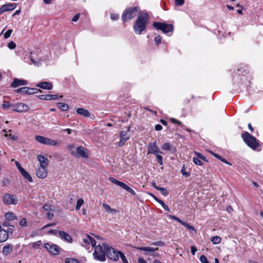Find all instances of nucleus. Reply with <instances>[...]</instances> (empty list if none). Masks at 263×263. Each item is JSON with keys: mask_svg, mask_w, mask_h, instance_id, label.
Returning <instances> with one entry per match:
<instances>
[{"mask_svg": "<svg viewBox=\"0 0 263 263\" xmlns=\"http://www.w3.org/2000/svg\"><path fill=\"white\" fill-rule=\"evenodd\" d=\"M182 174L186 177H188L190 176V173L186 172L184 166H183L181 170Z\"/></svg>", "mask_w": 263, "mask_h": 263, "instance_id": "a19ab883", "label": "nucleus"}, {"mask_svg": "<svg viewBox=\"0 0 263 263\" xmlns=\"http://www.w3.org/2000/svg\"><path fill=\"white\" fill-rule=\"evenodd\" d=\"M147 152L148 154H153L155 155L162 153V152L160 151L156 142H152L148 144L147 146Z\"/></svg>", "mask_w": 263, "mask_h": 263, "instance_id": "2eb2a0df", "label": "nucleus"}, {"mask_svg": "<svg viewBox=\"0 0 263 263\" xmlns=\"http://www.w3.org/2000/svg\"><path fill=\"white\" fill-rule=\"evenodd\" d=\"M44 247L52 255H58L60 252L61 249L57 245L52 243H45L44 244Z\"/></svg>", "mask_w": 263, "mask_h": 263, "instance_id": "9d476101", "label": "nucleus"}, {"mask_svg": "<svg viewBox=\"0 0 263 263\" xmlns=\"http://www.w3.org/2000/svg\"><path fill=\"white\" fill-rule=\"evenodd\" d=\"M158 190L160 191L163 195L166 196L168 195V192L167 190L164 187H160L158 188Z\"/></svg>", "mask_w": 263, "mask_h": 263, "instance_id": "ea45409f", "label": "nucleus"}, {"mask_svg": "<svg viewBox=\"0 0 263 263\" xmlns=\"http://www.w3.org/2000/svg\"><path fill=\"white\" fill-rule=\"evenodd\" d=\"M195 154L197 156V157L199 158V159H201L202 160H205V157L199 153L195 152Z\"/></svg>", "mask_w": 263, "mask_h": 263, "instance_id": "13d9d810", "label": "nucleus"}, {"mask_svg": "<svg viewBox=\"0 0 263 263\" xmlns=\"http://www.w3.org/2000/svg\"><path fill=\"white\" fill-rule=\"evenodd\" d=\"M12 31H13V30L12 29H9L8 31H7L5 32V33L4 34V37L5 39L9 38L12 32Z\"/></svg>", "mask_w": 263, "mask_h": 263, "instance_id": "8fccbe9b", "label": "nucleus"}, {"mask_svg": "<svg viewBox=\"0 0 263 263\" xmlns=\"http://www.w3.org/2000/svg\"><path fill=\"white\" fill-rule=\"evenodd\" d=\"M15 165H16L17 168H18V170H19L20 172L22 170V169H24L21 166V164H20V163L18 161H15Z\"/></svg>", "mask_w": 263, "mask_h": 263, "instance_id": "052dcab7", "label": "nucleus"}, {"mask_svg": "<svg viewBox=\"0 0 263 263\" xmlns=\"http://www.w3.org/2000/svg\"><path fill=\"white\" fill-rule=\"evenodd\" d=\"M241 137L245 143L253 149H255L258 146V143L257 139L248 132H245L242 134Z\"/></svg>", "mask_w": 263, "mask_h": 263, "instance_id": "20e7f679", "label": "nucleus"}, {"mask_svg": "<svg viewBox=\"0 0 263 263\" xmlns=\"http://www.w3.org/2000/svg\"><path fill=\"white\" fill-rule=\"evenodd\" d=\"M5 219L8 221H11L14 219H17V217L14 213L10 212H7L5 215Z\"/></svg>", "mask_w": 263, "mask_h": 263, "instance_id": "cd10ccee", "label": "nucleus"}, {"mask_svg": "<svg viewBox=\"0 0 263 263\" xmlns=\"http://www.w3.org/2000/svg\"><path fill=\"white\" fill-rule=\"evenodd\" d=\"M162 38L160 35H157L155 37L154 41L156 45H158L160 43L161 41Z\"/></svg>", "mask_w": 263, "mask_h": 263, "instance_id": "3c124183", "label": "nucleus"}, {"mask_svg": "<svg viewBox=\"0 0 263 263\" xmlns=\"http://www.w3.org/2000/svg\"><path fill=\"white\" fill-rule=\"evenodd\" d=\"M191 253L193 255L195 254L196 252L197 251L196 248L194 246H191Z\"/></svg>", "mask_w": 263, "mask_h": 263, "instance_id": "bf43d9fd", "label": "nucleus"}, {"mask_svg": "<svg viewBox=\"0 0 263 263\" xmlns=\"http://www.w3.org/2000/svg\"><path fill=\"white\" fill-rule=\"evenodd\" d=\"M162 149L164 151H169L172 152H174L175 151V148L173 146V145L170 143L166 142L164 143L162 147Z\"/></svg>", "mask_w": 263, "mask_h": 263, "instance_id": "393cba45", "label": "nucleus"}, {"mask_svg": "<svg viewBox=\"0 0 263 263\" xmlns=\"http://www.w3.org/2000/svg\"><path fill=\"white\" fill-rule=\"evenodd\" d=\"M35 140L39 143L51 146H56L60 145V142L53 139L48 138L44 137L42 136H36L35 137Z\"/></svg>", "mask_w": 263, "mask_h": 263, "instance_id": "0eeeda50", "label": "nucleus"}, {"mask_svg": "<svg viewBox=\"0 0 263 263\" xmlns=\"http://www.w3.org/2000/svg\"><path fill=\"white\" fill-rule=\"evenodd\" d=\"M16 7L17 4L16 3L4 4L0 8V14L7 11L13 10L15 9Z\"/></svg>", "mask_w": 263, "mask_h": 263, "instance_id": "f3484780", "label": "nucleus"}, {"mask_svg": "<svg viewBox=\"0 0 263 263\" xmlns=\"http://www.w3.org/2000/svg\"><path fill=\"white\" fill-rule=\"evenodd\" d=\"M80 17V14H77L76 15L73 16V17L72 19V21L76 22H77Z\"/></svg>", "mask_w": 263, "mask_h": 263, "instance_id": "e2e57ef3", "label": "nucleus"}, {"mask_svg": "<svg viewBox=\"0 0 263 263\" xmlns=\"http://www.w3.org/2000/svg\"><path fill=\"white\" fill-rule=\"evenodd\" d=\"M137 8H130L124 11L122 15V19L124 22L132 20L137 15Z\"/></svg>", "mask_w": 263, "mask_h": 263, "instance_id": "423d86ee", "label": "nucleus"}, {"mask_svg": "<svg viewBox=\"0 0 263 263\" xmlns=\"http://www.w3.org/2000/svg\"><path fill=\"white\" fill-rule=\"evenodd\" d=\"M57 106L60 109L63 111H66L69 108L68 105L64 103H58Z\"/></svg>", "mask_w": 263, "mask_h": 263, "instance_id": "2f4dec72", "label": "nucleus"}, {"mask_svg": "<svg viewBox=\"0 0 263 263\" xmlns=\"http://www.w3.org/2000/svg\"><path fill=\"white\" fill-rule=\"evenodd\" d=\"M171 121L172 122H173L174 123H177V124H178L180 126H183L181 122L176 120L174 118H171Z\"/></svg>", "mask_w": 263, "mask_h": 263, "instance_id": "6e6d98bb", "label": "nucleus"}, {"mask_svg": "<svg viewBox=\"0 0 263 263\" xmlns=\"http://www.w3.org/2000/svg\"><path fill=\"white\" fill-rule=\"evenodd\" d=\"M36 88H31L28 87H24L21 88L16 89L15 91L18 93L23 95H33L37 92Z\"/></svg>", "mask_w": 263, "mask_h": 263, "instance_id": "ddd939ff", "label": "nucleus"}, {"mask_svg": "<svg viewBox=\"0 0 263 263\" xmlns=\"http://www.w3.org/2000/svg\"><path fill=\"white\" fill-rule=\"evenodd\" d=\"M62 98V96H59L55 95H50V99L51 100H57Z\"/></svg>", "mask_w": 263, "mask_h": 263, "instance_id": "4d7b16f0", "label": "nucleus"}, {"mask_svg": "<svg viewBox=\"0 0 263 263\" xmlns=\"http://www.w3.org/2000/svg\"><path fill=\"white\" fill-rule=\"evenodd\" d=\"M211 240L214 244H218L221 242V239L219 236H215L212 237Z\"/></svg>", "mask_w": 263, "mask_h": 263, "instance_id": "473e14b6", "label": "nucleus"}, {"mask_svg": "<svg viewBox=\"0 0 263 263\" xmlns=\"http://www.w3.org/2000/svg\"><path fill=\"white\" fill-rule=\"evenodd\" d=\"M138 263H147V262L144 259L140 257L138 259Z\"/></svg>", "mask_w": 263, "mask_h": 263, "instance_id": "338daca9", "label": "nucleus"}, {"mask_svg": "<svg viewBox=\"0 0 263 263\" xmlns=\"http://www.w3.org/2000/svg\"><path fill=\"white\" fill-rule=\"evenodd\" d=\"M8 238V232L2 229V227L0 226V242H3L5 241Z\"/></svg>", "mask_w": 263, "mask_h": 263, "instance_id": "5701e85b", "label": "nucleus"}, {"mask_svg": "<svg viewBox=\"0 0 263 263\" xmlns=\"http://www.w3.org/2000/svg\"><path fill=\"white\" fill-rule=\"evenodd\" d=\"M214 156L215 157L218 158L219 159H220L221 161H222L224 163L229 164V165H231V164L230 163H229L227 160H226L224 158H222L220 155L215 154H214Z\"/></svg>", "mask_w": 263, "mask_h": 263, "instance_id": "e433bc0d", "label": "nucleus"}, {"mask_svg": "<svg viewBox=\"0 0 263 263\" xmlns=\"http://www.w3.org/2000/svg\"><path fill=\"white\" fill-rule=\"evenodd\" d=\"M106 256L111 260H117L120 256L123 263H128L123 253L115 250L112 247H109V246L107 250H106Z\"/></svg>", "mask_w": 263, "mask_h": 263, "instance_id": "7ed1b4c3", "label": "nucleus"}, {"mask_svg": "<svg viewBox=\"0 0 263 263\" xmlns=\"http://www.w3.org/2000/svg\"><path fill=\"white\" fill-rule=\"evenodd\" d=\"M29 109V107L28 105L23 103H18L13 105L12 110L18 112H22L27 111Z\"/></svg>", "mask_w": 263, "mask_h": 263, "instance_id": "4468645a", "label": "nucleus"}, {"mask_svg": "<svg viewBox=\"0 0 263 263\" xmlns=\"http://www.w3.org/2000/svg\"><path fill=\"white\" fill-rule=\"evenodd\" d=\"M152 245L161 247V246H163L164 245V243L163 241H156V242H153L152 243Z\"/></svg>", "mask_w": 263, "mask_h": 263, "instance_id": "5fc2aeb1", "label": "nucleus"}, {"mask_svg": "<svg viewBox=\"0 0 263 263\" xmlns=\"http://www.w3.org/2000/svg\"><path fill=\"white\" fill-rule=\"evenodd\" d=\"M67 148L71 151V153H72V152H74L73 151L74 148V145L73 144L69 145L67 146Z\"/></svg>", "mask_w": 263, "mask_h": 263, "instance_id": "0e129e2a", "label": "nucleus"}, {"mask_svg": "<svg viewBox=\"0 0 263 263\" xmlns=\"http://www.w3.org/2000/svg\"><path fill=\"white\" fill-rule=\"evenodd\" d=\"M153 26L158 30H161L163 33H167L173 30V26L171 24L155 22Z\"/></svg>", "mask_w": 263, "mask_h": 263, "instance_id": "6e6552de", "label": "nucleus"}, {"mask_svg": "<svg viewBox=\"0 0 263 263\" xmlns=\"http://www.w3.org/2000/svg\"><path fill=\"white\" fill-rule=\"evenodd\" d=\"M72 155L77 157H81L84 158L88 157L87 149L82 146H78L76 152H72Z\"/></svg>", "mask_w": 263, "mask_h": 263, "instance_id": "f8f14e48", "label": "nucleus"}, {"mask_svg": "<svg viewBox=\"0 0 263 263\" xmlns=\"http://www.w3.org/2000/svg\"><path fill=\"white\" fill-rule=\"evenodd\" d=\"M20 172L21 173V175L28 181H29L30 182L33 181L32 177L25 169H22V170Z\"/></svg>", "mask_w": 263, "mask_h": 263, "instance_id": "bb28decb", "label": "nucleus"}, {"mask_svg": "<svg viewBox=\"0 0 263 263\" xmlns=\"http://www.w3.org/2000/svg\"><path fill=\"white\" fill-rule=\"evenodd\" d=\"M170 217L171 218L174 219V220H176L177 221H178V222L180 223L182 225L183 224V223L184 222V221H183L181 219H180L179 218H178V217H177L176 216L170 215Z\"/></svg>", "mask_w": 263, "mask_h": 263, "instance_id": "79ce46f5", "label": "nucleus"}, {"mask_svg": "<svg viewBox=\"0 0 263 263\" xmlns=\"http://www.w3.org/2000/svg\"><path fill=\"white\" fill-rule=\"evenodd\" d=\"M47 168L39 167L36 171V175L39 178H45L47 176Z\"/></svg>", "mask_w": 263, "mask_h": 263, "instance_id": "a211bd4d", "label": "nucleus"}, {"mask_svg": "<svg viewBox=\"0 0 263 263\" xmlns=\"http://www.w3.org/2000/svg\"><path fill=\"white\" fill-rule=\"evenodd\" d=\"M36 86L43 89L47 90H51L53 88V85L52 83L48 82H40L37 84Z\"/></svg>", "mask_w": 263, "mask_h": 263, "instance_id": "4be33fe9", "label": "nucleus"}, {"mask_svg": "<svg viewBox=\"0 0 263 263\" xmlns=\"http://www.w3.org/2000/svg\"><path fill=\"white\" fill-rule=\"evenodd\" d=\"M148 16L146 13L140 14L134 26V31L136 34H140L145 29L148 23Z\"/></svg>", "mask_w": 263, "mask_h": 263, "instance_id": "f257e3e1", "label": "nucleus"}, {"mask_svg": "<svg viewBox=\"0 0 263 263\" xmlns=\"http://www.w3.org/2000/svg\"><path fill=\"white\" fill-rule=\"evenodd\" d=\"M183 226H184V227H185L188 230H192V231H195V229L194 228V227H193L192 226H191L189 224L184 222L183 224Z\"/></svg>", "mask_w": 263, "mask_h": 263, "instance_id": "c03bdc74", "label": "nucleus"}, {"mask_svg": "<svg viewBox=\"0 0 263 263\" xmlns=\"http://www.w3.org/2000/svg\"><path fill=\"white\" fill-rule=\"evenodd\" d=\"M108 179L112 183L115 184L118 186H119L121 188L124 189L126 191L131 193L132 195H136L135 192L132 188H130L128 185L125 184L124 183L121 182L120 181H118L113 177H109Z\"/></svg>", "mask_w": 263, "mask_h": 263, "instance_id": "9b49d317", "label": "nucleus"}, {"mask_svg": "<svg viewBox=\"0 0 263 263\" xmlns=\"http://www.w3.org/2000/svg\"><path fill=\"white\" fill-rule=\"evenodd\" d=\"M96 245L95 240L89 235L84 236L81 242L82 246L85 247L86 249L93 248Z\"/></svg>", "mask_w": 263, "mask_h": 263, "instance_id": "1a4fd4ad", "label": "nucleus"}, {"mask_svg": "<svg viewBox=\"0 0 263 263\" xmlns=\"http://www.w3.org/2000/svg\"><path fill=\"white\" fill-rule=\"evenodd\" d=\"M8 47L10 49H13L16 47V44L14 42L11 41L8 44Z\"/></svg>", "mask_w": 263, "mask_h": 263, "instance_id": "49530a36", "label": "nucleus"}, {"mask_svg": "<svg viewBox=\"0 0 263 263\" xmlns=\"http://www.w3.org/2000/svg\"><path fill=\"white\" fill-rule=\"evenodd\" d=\"M2 200L4 204H17L18 202V198L15 195H11L9 193H6L2 198Z\"/></svg>", "mask_w": 263, "mask_h": 263, "instance_id": "39448f33", "label": "nucleus"}, {"mask_svg": "<svg viewBox=\"0 0 263 263\" xmlns=\"http://www.w3.org/2000/svg\"><path fill=\"white\" fill-rule=\"evenodd\" d=\"M59 235L61 239L64 240L65 241H67V242H69V243L72 242V239L71 236L67 233H66L64 231H60L59 232Z\"/></svg>", "mask_w": 263, "mask_h": 263, "instance_id": "412c9836", "label": "nucleus"}, {"mask_svg": "<svg viewBox=\"0 0 263 263\" xmlns=\"http://www.w3.org/2000/svg\"><path fill=\"white\" fill-rule=\"evenodd\" d=\"M42 244V242L41 240H39L36 242H34L32 243V247L34 249H37L40 248Z\"/></svg>", "mask_w": 263, "mask_h": 263, "instance_id": "f704fd0d", "label": "nucleus"}, {"mask_svg": "<svg viewBox=\"0 0 263 263\" xmlns=\"http://www.w3.org/2000/svg\"><path fill=\"white\" fill-rule=\"evenodd\" d=\"M9 137L10 138V139H11V140H17V137L12 135L11 134L9 135Z\"/></svg>", "mask_w": 263, "mask_h": 263, "instance_id": "774afa93", "label": "nucleus"}, {"mask_svg": "<svg viewBox=\"0 0 263 263\" xmlns=\"http://www.w3.org/2000/svg\"><path fill=\"white\" fill-rule=\"evenodd\" d=\"M184 3V0H175V5L176 6H182Z\"/></svg>", "mask_w": 263, "mask_h": 263, "instance_id": "864d4df0", "label": "nucleus"}, {"mask_svg": "<svg viewBox=\"0 0 263 263\" xmlns=\"http://www.w3.org/2000/svg\"><path fill=\"white\" fill-rule=\"evenodd\" d=\"M103 207L104 208L105 211L110 213H114L117 212L116 210L111 208L110 206L107 204H103Z\"/></svg>", "mask_w": 263, "mask_h": 263, "instance_id": "7c9ffc66", "label": "nucleus"}, {"mask_svg": "<svg viewBox=\"0 0 263 263\" xmlns=\"http://www.w3.org/2000/svg\"><path fill=\"white\" fill-rule=\"evenodd\" d=\"M59 232L57 230H50L48 233L50 234H54L56 235L57 233H59Z\"/></svg>", "mask_w": 263, "mask_h": 263, "instance_id": "680f3d73", "label": "nucleus"}, {"mask_svg": "<svg viewBox=\"0 0 263 263\" xmlns=\"http://www.w3.org/2000/svg\"><path fill=\"white\" fill-rule=\"evenodd\" d=\"M200 260L202 263H210L207 259L205 256L202 255L200 257Z\"/></svg>", "mask_w": 263, "mask_h": 263, "instance_id": "a18cd8bd", "label": "nucleus"}, {"mask_svg": "<svg viewBox=\"0 0 263 263\" xmlns=\"http://www.w3.org/2000/svg\"><path fill=\"white\" fill-rule=\"evenodd\" d=\"M155 130H157V131H159V130H160L162 129V126L160 125V124H157L156 126H155Z\"/></svg>", "mask_w": 263, "mask_h": 263, "instance_id": "69168bd1", "label": "nucleus"}, {"mask_svg": "<svg viewBox=\"0 0 263 263\" xmlns=\"http://www.w3.org/2000/svg\"><path fill=\"white\" fill-rule=\"evenodd\" d=\"M84 201L82 198L79 199L77 202V204L76 206V210H79L81 206L83 204Z\"/></svg>", "mask_w": 263, "mask_h": 263, "instance_id": "72a5a7b5", "label": "nucleus"}, {"mask_svg": "<svg viewBox=\"0 0 263 263\" xmlns=\"http://www.w3.org/2000/svg\"><path fill=\"white\" fill-rule=\"evenodd\" d=\"M159 203L162 205V206L165 210H166V211H170V209L168 208V207L165 204L164 202L162 200H159Z\"/></svg>", "mask_w": 263, "mask_h": 263, "instance_id": "de8ad7c7", "label": "nucleus"}, {"mask_svg": "<svg viewBox=\"0 0 263 263\" xmlns=\"http://www.w3.org/2000/svg\"><path fill=\"white\" fill-rule=\"evenodd\" d=\"M12 250H13L12 245H8L5 246L3 248L2 253L4 255L6 256V255L9 254L10 253H11L12 251Z\"/></svg>", "mask_w": 263, "mask_h": 263, "instance_id": "b1692460", "label": "nucleus"}, {"mask_svg": "<svg viewBox=\"0 0 263 263\" xmlns=\"http://www.w3.org/2000/svg\"><path fill=\"white\" fill-rule=\"evenodd\" d=\"M156 157H157V161L159 163V164L160 165H162L163 164V160H162V156L159 155H158V154H156Z\"/></svg>", "mask_w": 263, "mask_h": 263, "instance_id": "09e8293b", "label": "nucleus"}, {"mask_svg": "<svg viewBox=\"0 0 263 263\" xmlns=\"http://www.w3.org/2000/svg\"><path fill=\"white\" fill-rule=\"evenodd\" d=\"M108 245L103 243L102 245H98L95 247L93 255L95 259L104 261L106 259V252L108 249Z\"/></svg>", "mask_w": 263, "mask_h": 263, "instance_id": "f03ea898", "label": "nucleus"}, {"mask_svg": "<svg viewBox=\"0 0 263 263\" xmlns=\"http://www.w3.org/2000/svg\"><path fill=\"white\" fill-rule=\"evenodd\" d=\"M138 250L141 251H143L145 252H154L156 251H157L158 250V248H153L149 247H139L138 248Z\"/></svg>", "mask_w": 263, "mask_h": 263, "instance_id": "c85d7f7f", "label": "nucleus"}, {"mask_svg": "<svg viewBox=\"0 0 263 263\" xmlns=\"http://www.w3.org/2000/svg\"><path fill=\"white\" fill-rule=\"evenodd\" d=\"M39 97L41 100H51L50 95H41Z\"/></svg>", "mask_w": 263, "mask_h": 263, "instance_id": "c9c22d12", "label": "nucleus"}, {"mask_svg": "<svg viewBox=\"0 0 263 263\" xmlns=\"http://www.w3.org/2000/svg\"><path fill=\"white\" fill-rule=\"evenodd\" d=\"M28 82L26 80L15 78L11 84V86L16 88L20 86L26 85Z\"/></svg>", "mask_w": 263, "mask_h": 263, "instance_id": "aec40b11", "label": "nucleus"}, {"mask_svg": "<svg viewBox=\"0 0 263 263\" xmlns=\"http://www.w3.org/2000/svg\"><path fill=\"white\" fill-rule=\"evenodd\" d=\"M110 18L112 20H116L119 18V15L118 14L111 13Z\"/></svg>", "mask_w": 263, "mask_h": 263, "instance_id": "603ef678", "label": "nucleus"}, {"mask_svg": "<svg viewBox=\"0 0 263 263\" xmlns=\"http://www.w3.org/2000/svg\"><path fill=\"white\" fill-rule=\"evenodd\" d=\"M37 160L40 162V167H48L49 161L47 157L42 155H39L37 156Z\"/></svg>", "mask_w": 263, "mask_h": 263, "instance_id": "6ab92c4d", "label": "nucleus"}, {"mask_svg": "<svg viewBox=\"0 0 263 263\" xmlns=\"http://www.w3.org/2000/svg\"><path fill=\"white\" fill-rule=\"evenodd\" d=\"M193 160V162L197 165H201L203 164V163L201 162V161L200 160L199 158L194 157Z\"/></svg>", "mask_w": 263, "mask_h": 263, "instance_id": "58836bf2", "label": "nucleus"}, {"mask_svg": "<svg viewBox=\"0 0 263 263\" xmlns=\"http://www.w3.org/2000/svg\"><path fill=\"white\" fill-rule=\"evenodd\" d=\"M129 128L127 131H122L120 134V140L118 143V145L120 146H122L125 144L126 142L129 139L130 136L128 134Z\"/></svg>", "mask_w": 263, "mask_h": 263, "instance_id": "dca6fc26", "label": "nucleus"}, {"mask_svg": "<svg viewBox=\"0 0 263 263\" xmlns=\"http://www.w3.org/2000/svg\"><path fill=\"white\" fill-rule=\"evenodd\" d=\"M65 263H79V261L74 258H66Z\"/></svg>", "mask_w": 263, "mask_h": 263, "instance_id": "4c0bfd02", "label": "nucleus"}, {"mask_svg": "<svg viewBox=\"0 0 263 263\" xmlns=\"http://www.w3.org/2000/svg\"><path fill=\"white\" fill-rule=\"evenodd\" d=\"M77 112L78 114L85 117H89L90 115L89 112L87 110H86L82 108H78L77 109Z\"/></svg>", "mask_w": 263, "mask_h": 263, "instance_id": "a878e982", "label": "nucleus"}, {"mask_svg": "<svg viewBox=\"0 0 263 263\" xmlns=\"http://www.w3.org/2000/svg\"><path fill=\"white\" fill-rule=\"evenodd\" d=\"M20 225L22 227H27V221L25 218H23L20 222Z\"/></svg>", "mask_w": 263, "mask_h": 263, "instance_id": "37998d69", "label": "nucleus"}, {"mask_svg": "<svg viewBox=\"0 0 263 263\" xmlns=\"http://www.w3.org/2000/svg\"><path fill=\"white\" fill-rule=\"evenodd\" d=\"M14 105V104H13L12 103H11L9 102L4 101L2 104V108L4 110L8 109L11 107H12L13 108Z\"/></svg>", "mask_w": 263, "mask_h": 263, "instance_id": "c756f323", "label": "nucleus"}]
</instances>
